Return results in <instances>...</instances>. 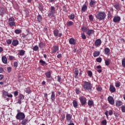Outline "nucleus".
Returning a JSON list of instances; mask_svg holds the SVG:
<instances>
[{"label": "nucleus", "mask_w": 125, "mask_h": 125, "mask_svg": "<svg viewBox=\"0 0 125 125\" xmlns=\"http://www.w3.org/2000/svg\"><path fill=\"white\" fill-rule=\"evenodd\" d=\"M95 17L98 20H104L106 17V13L104 12H98L96 13Z\"/></svg>", "instance_id": "nucleus-1"}, {"label": "nucleus", "mask_w": 125, "mask_h": 125, "mask_svg": "<svg viewBox=\"0 0 125 125\" xmlns=\"http://www.w3.org/2000/svg\"><path fill=\"white\" fill-rule=\"evenodd\" d=\"M83 89H84L86 91H88V92H90L91 90L92 89V86H91V83L89 82H85L84 83L83 85Z\"/></svg>", "instance_id": "nucleus-2"}, {"label": "nucleus", "mask_w": 125, "mask_h": 125, "mask_svg": "<svg viewBox=\"0 0 125 125\" xmlns=\"http://www.w3.org/2000/svg\"><path fill=\"white\" fill-rule=\"evenodd\" d=\"M16 118L17 120L22 121V120H24V119H25V114L23 112H19L17 114Z\"/></svg>", "instance_id": "nucleus-3"}, {"label": "nucleus", "mask_w": 125, "mask_h": 125, "mask_svg": "<svg viewBox=\"0 0 125 125\" xmlns=\"http://www.w3.org/2000/svg\"><path fill=\"white\" fill-rule=\"evenodd\" d=\"M55 14V7L51 6L50 7V12L48 13L49 17H52Z\"/></svg>", "instance_id": "nucleus-4"}, {"label": "nucleus", "mask_w": 125, "mask_h": 125, "mask_svg": "<svg viewBox=\"0 0 125 125\" xmlns=\"http://www.w3.org/2000/svg\"><path fill=\"white\" fill-rule=\"evenodd\" d=\"M8 23L9 26L11 27H13V26H15V19L14 18H10L8 19Z\"/></svg>", "instance_id": "nucleus-5"}, {"label": "nucleus", "mask_w": 125, "mask_h": 125, "mask_svg": "<svg viewBox=\"0 0 125 125\" xmlns=\"http://www.w3.org/2000/svg\"><path fill=\"white\" fill-rule=\"evenodd\" d=\"M2 96L3 97H4V98H6V97L12 98L13 96L12 95V94H8V92L7 91L3 90Z\"/></svg>", "instance_id": "nucleus-6"}, {"label": "nucleus", "mask_w": 125, "mask_h": 125, "mask_svg": "<svg viewBox=\"0 0 125 125\" xmlns=\"http://www.w3.org/2000/svg\"><path fill=\"white\" fill-rule=\"evenodd\" d=\"M53 34L55 37H59L60 38L62 37V33H59V30L58 29H55L53 31Z\"/></svg>", "instance_id": "nucleus-7"}, {"label": "nucleus", "mask_w": 125, "mask_h": 125, "mask_svg": "<svg viewBox=\"0 0 125 125\" xmlns=\"http://www.w3.org/2000/svg\"><path fill=\"white\" fill-rule=\"evenodd\" d=\"M79 99L82 105H84L86 103V98L85 97L81 96L79 98Z\"/></svg>", "instance_id": "nucleus-8"}, {"label": "nucleus", "mask_w": 125, "mask_h": 125, "mask_svg": "<svg viewBox=\"0 0 125 125\" xmlns=\"http://www.w3.org/2000/svg\"><path fill=\"white\" fill-rule=\"evenodd\" d=\"M107 101L109 102V103L111 104V105H114V104H115V100H114V98H113V97L112 96H109L107 98Z\"/></svg>", "instance_id": "nucleus-9"}, {"label": "nucleus", "mask_w": 125, "mask_h": 125, "mask_svg": "<svg viewBox=\"0 0 125 125\" xmlns=\"http://www.w3.org/2000/svg\"><path fill=\"white\" fill-rule=\"evenodd\" d=\"M59 50V47L58 46H54L52 48V53H56Z\"/></svg>", "instance_id": "nucleus-10"}, {"label": "nucleus", "mask_w": 125, "mask_h": 125, "mask_svg": "<svg viewBox=\"0 0 125 125\" xmlns=\"http://www.w3.org/2000/svg\"><path fill=\"white\" fill-rule=\"evenodd\" d=\"M86 35L87 36H89V37H90L91 35H93L94 34V31L92 29H88L87 30V32L86 33Z\"/></svg>", "instance_id": "nucleus-11"}, {"label": "nucleus", "mask_w": 125, "mask_h": 125, "mask_svg": "<svg viewBox=\"0 0 125 125\" xmlns=\"http://www.w3.org/2000/svg\"><path fill=\"white\" fill-rule=\"evenodd\" d=\"M121 21V17L119 16H115L113 18V22L114 23H118Z\"/></svg>", "instance_id": "nucleus-12"}, {"label": "nucleus", "mask_w": 125, "mask_h": 125, "mask_svg": "<svg viewBox=\"0 0 125 125\" xmlns=\"http://www.w3.org/2000/svg\"><path fill=\"white\" fill-rule=\"evenodd\" d=\"M6 12L5 9L4 8H0V16H2Z\"/></svg>", "instance_id": "nucleus-13"}, {"label": "nucleus", "mask_w": 125, "mask_h": 125, "mask_svg": "<svg viewBox=\"0 0 125 125\" xmlns=\"http://www.w3.org/2000/svg\"><path fill=\"white\" fill-rule=\"evenodd\" d=\"M95 45L96 46H99L101 45V40L97 39L95 42Z\"/></svg>", "instance_id": "nucleus-14"}, {"label": "nucleus", "mask_w": 125, "mask_h": 125, "mask_svg": "<svg viewBox=\"0 0 125 125\" xmlns=\"http://www.w3.org/2000/svg\"><path fill=\"white\" fill-rule=\"evenodd\" d=\"M51 99L53 102L55 101V93L54 91L51 92Z\"/></svg>", "instance_id": "nucleus-15"}, {"label": "nucleus", "mask_w": 125, "mask_h": 125, "mask_svg": "<svg viewBox=\"0 0 125 125\" xmlns=\"http://www.w3.org/2000/svg\"><path fill=\"white\" fill-rule=\"evenodd\" d=\"M111 52V50L109 48H104V54L106 55H110V52Z\"/></svg>", "instance_id": "nucleus-16"}, {"label": "nucleus", "mask_w": 125, "mask_h": 125, "mask_svg": "<svg viewBox=\"0 0 125 125\" xmlns=\"http://www.w3.org/2000/svg\"><path fill=\"white\" fill-rule=\"evenodd\" d=\"M74 73L75 75V79H78V76H79V70L78 68H75L74 69Z\"/></svg>", "instance_id": "nucleus-17"}, {"label": "nucleus", "mask_w": 125, "mask_h": 125, "mask_svg": "<svg viewBox=\"0 0 125 125\" xmlns=\"http://www.w3.org/2000/svg\"><path fill=\"white\" fill-rule=\"evenodd\" d=\"M86 10H87V6L85 4H83L82 7L81 11L84 12V11Z\"/></svg>", "instance_id": "nucleus-18"}, {"label": "nucleus", "mask_w": 125, "mask_h": 125, "mask_svg": "<svg viewBox=\"0 0 125 125\" xmlns=\"http://www.w3.org/2000/svg\"><path fill=\"white\" fill-rule=\"evenodd\" d=\"M109 90L111 92H115L116 91V88L113 85H110L109 87Z\"/></svg>", "instance_id": "nucleus-19"}, {"label": "nucleus", "mask_w": 125, "mask_h": 125, "mask_svg": "<svg viewBox=\"0 0 125 125\" xmlns=\"http://www.w3.org/2000/svg\"><path fill=\"white\" fill-rule=\"evenodd\" d=\"M69 42L70 44H75L76 43V40L74 38H71L69 40Z\"/></svg>", "instance_id": "nucleus-20"}, {"label": "nucleus", "mask_w": 125, "mask_h": 125, "mask_svg": "<svg viewBox=\"0 0 125 125\" xmlns=\"http://www.w3.org/2000/svg\"><path fill=\"white\" fill-rule=\"evenodd\" d=\"M114 7L115 9H117V10H119V9H121V4L119 3H116L114 5Z\"/></svg>", "instance_id": "nucleus-21"}, {"label": "nucleus", "mask_w": 125, "mask_h": 125, "mask_svg": "<svg viewBox=\"0 0 125 125\" xmlns=\"http://www.w3.org/2000/svg\"><path fill=\"white\" fill-rule=\"evenodd\" d=\"M12 43L14 46H16L17 45H18V44L19 43V42L18 41V40H14L13 41Z\"/></svg>", "instance_id": "nucleus-22"}, {"label": "nucleus", "mask_w": 125, "mask_h": 125, "mask_svg": "<svg viewBox=\"0 0 125 125\" xmlns=\"http://www.w3.org/2000/svg\"><path fill=\"white\" fill-rule=\"evenodd\" d=\"M2 61L4 64H7V59L6 57L3 56L2 57Z\"/></svg>", "instance_id": "nucleus-23"}, {"label": "nucleus", "mask_w": 125, "mask_h": 125, "mask_svg": "<svg viewBox=\"0 0 125 125\" xmlns=\"http://www.w3.org/2000/svg\"><path fill=\"white\" fill-rule=\"evenodd\" d=\"M37 21L38 22H42V17L41 15H39L37 18Z\"/></svg>", "instance_id": "nucleus-24"}, {"label": "nucleus", "mask_w": 125, "mask_h": 125, "mask_svg": "<svg viewBox=\"0 0 125 125\" xmlns=\"http://www.w3.org/2000/svg\"><path fill=\"white\" fill-rule=\"evenodd\" d=\"M100 55V51H95L93 53L94 57H97Z\"/></svg>", "instance_id": "nucleus-25"}, {"label": "nucleus", "mask_w": 125, "mask_h": 125, "mask_svg": "<svg viewBox=\"0 0 125 125\" xmlns=\"http://www.w3.org/2000/svg\"><path fill=\"white\" fill-rule=\"evenodd\" d=\"M66 118L67 121L69 122L71 121V119H72V115L71 114H66Z\"/></svg>", "instance_id": "nucleus-26"}, {"label": "nucleus", "mask_w": 125, "mask_h": 125, "mask_svg": "<svg viewBox=\"0 0 125 125\" xmlns=\"http://www.w3.org/2000/svg\"><path fill=\"white\" fill-rule=\"evenodd\" d=\"M90 6H91V7H94L95 6V1L94 0H91L89 3Z\"/></svg>", "instance_id": "nucleus-27"}, {"label": "nucleus", "mask_w": 125, "mask_h": 125, "mask_svg": "<svg viewBox=\"0 0 125 125\" xmlns=\"http://www.w3.org/2000/svg\"><path fill=\"white\" fill-rule=\"evenodd\" d=\"M116 105L117 107H120V106L123 105V103L121 101H118L116 102Z\"/></svg>", "instance_id": "nucleus-28"}, {"label": "nucleus", "mask_w": 125, "mask_h": 125, "mask_svg": "<svg viewBox=\"0 0 125 125\" xmlns=\"http://www.w3.org/2000/svg\"><path fill=\"white\" fill-rule=\"evenodd\" d=\"M40 63H41V65L44 67L46 66V62H45L43 61L42 60H41L40 61Z\"/></svg>", "instance_id": "nucleus-29"}, {"label": "nucleus", "mask_w": 125, "mask_h": 125, "mask_svg": "<svg viewBox=\"0 0 125 125\" xmlns=\"http://www.w3.org/2000/svg\"><path fill=\"white\" fill-rule=\"evenodd\" d=\"M45 76L46 78L48 79H49V78L51 77V73H50V71H48L47 73H45Z\"/></svg>", "instance_id": "nucleus-30"}, {"label": "nucleus", "mask_w": 125, "mask_h": 125, "mask_svg": "<svg viewBox=\"0 0 125 125\" xmlns=\"http://www.w3.org/2000/svg\"><path fill=\"white\" fill-rule=\"evenodd\" d=\"M25 91L28 94H30V93H31V88H30V87L26 88Z\"/></svg>", "instance_id": "nucleus-31"}, {"label": "nucleus", "mask_w": 125, "mask_h": 125, "mask_svg": "<svg viewBox=\"0 0 125 125\" xmlns=\"http://www.w3.org/2000/svg\"><path fill=\"white\" fill-rule=\"evenodd\" d=\"M15 34H17V35H18L19 34H21L22 33V30L21 29H16L15 30Z\"/></svg>", "instance_id": "nucleus-32"}, {"label": "nucleus", "mask_w": 125, "mask_h": 125, "mask_svg": "<svg viewBox=\"0 0 125 125\" xmlns=\"http://www.w3.org/2000/svg\"><path fill=\"white\" fill-rule=\"evenodd\" d=\"M93 104H94V103H93V101L89 100L88 101V106H93Z\"/></svg>", "instance_id": "nucleus-33"}, {"label": "nucleus", "mask_w": 125, "mask_h": 125, "mask_svg": "<svg viewBox=\"0 0 125 125\" xmlns=\"http://www.w3.org/2000/svg\"><path fill=\"white\" fill-rule=\"evenodd\" d=\"M19 55L21 56H23V55H25V51H24L23 50H20L19 52Z\"/></svg>", "instance_id": "nucleus-34"}, {"label": "nucleus", "mask_w": 125, "mask_h": 125, "mask_svg": "<svg viewBox=\"0 0 125 125\" xmlns=\"http://www.w3.org/2000/svg\"><path fill=\"white\" fill-rule=\"evenodd\" d=\"M73 105L74 107V108H78V103H77V101H73Z\"/></svg>", "instance_id": "nucleus-35"}, {"label": "nucleus", "mask_w": 125, "mask_h": 125, "mask_svg": "<svg viewBox=\"0 0 125 125\" xmlns=\"http://www.w3.org/2000/svg\"><path fill=\"white\" fill-rule=\"evenodd\" d=\"M69 18L70 20H73V19H75V14H72L69 16Z\"/></svg>", "instance_id": "nucleus-36"}, {"label": "nucleus", "mask_w": 125, "mask_h": 125, "mask_svg": "<svg viewBox=\"0 0 125 125\" xmlns=\"http://www.w3.org/2000/svg\"><path fill=\"white\" fill-rule=\"evenodd\" d=\"M81 29L82 30L83 32H85L86 33H87V30H88V29H87L86 27L84 26L82 27L81 28Z\"/></svg>", "instance_id": "nucleus-37"}, {"label": "nucleus", "mask_w": 125, "mask_h": 125, "mask_svg": "<svg viewBox=\"0 0 125 125\" xmlns=\"http://www.w3.org/2000/svg\"><path fill=\"white\" fill-rule=\"evenodd\" d=\"M66 25L69 27L70 26L74 25V22L73 21H68L67 22Z\"/></svg>", "instance_id": "nucleus-38"}, {"label": "nucleus", "mask_w": 125, "mask_h": 125, "mask_svg": "<svg viewBox=\"0 0 125 125\" xmlns=\"http://www.w3.org/2000/svg\"><path fill=\"white\" fill-rule=\"evenodd\" d=\"M115 86L116 87H120L121 86V83L120 82H117L115 83Z\"/></svg>", "instance_id": "nucleus-39"}, {"label": "nucleus", "mask_w": 125, "mask_h": 125, "mask_svg": "<svg viewBox=\"0 0 125 125\" xmlns=\"http://www.w3.org/2000/svg\"><path fill=\"white\" fill-rule=\"evenodd\" d=\"M21 124L22 125H27V120H22Z\"/></svg>", "instance_id": "nucleus-40"}, {"label": "nucleus", "mask_w": 125, "mask_h": 125, "mask_svg": "<svg viewBox=\"0 0 125 125\" xmlns=\"http://www.w3.org/2000/svg\"><path fill=\"white\" fill-rule=\"evenodd\" d=\"M122 66L124 68H125V58L123 59L122 61Z\"/></svg>", "instance_id": "nucleus-41"}, {"label": "nucleus", "mask_w": 125, "mask_h": 125, "mask_svg": "<svg viewBox=\"0 0 125 125\" xmlns=\"http://www.w3.org/2000/svg\"><path fill=\"white\" fill-rule=\"evenodd\" d=\"M87 74H88V76H89V77H90V78L92 77V72H91V71H89V70L88 71Z\"/></svg>", "instance_id": "nucleus-42"}, {"label": "nucleus", "mask_w": 125, "mask_h": 125, "mask_svg": "<svg viewBox=\"0 0 125 125\" xmlns=\"http://www.w3.org/2000/svg\"><path fill=\"white\" fill-rule=\"evenodd\" d=\"M18 99L20 100H21V101L23 100H24V96H23L22 95H20Z\"/></svg>", "instance_id": "nucleus-43"}, {"label": "nucleus", "mask_w": 125, "mask_h": 125, "mask_svg": "<svg viewBox=\"0 0 125 125\" xmlns=\"http://www.w3.org/2000/svg\"><path fill=\"white\" fill-rule=\"evenodd\" d=\"M96 90L98 91H101V90H102V88H101V87L100 86H98L96 87Z\"/></svg>", "instance_id": "nucleus-44"}, {"label": "nucleus", "mask_w": 125, "mask_h": 125, "mask_svg": "<svg viewBox=\"0 0 125 125\" xmlns=\"http://www.w3.org/2000/svg\"><path fill=\"white\" fill-rule=\"evenodd\" d=\"M33 50H34V51H38V50L39 49V47L36 45L33 47Z\"/></svg>", "instance_id": "nucleus-45"}, {"label": "nucleus", "mask_w": 125, "mask_h": 125, "mask_svg": "<svg viewBox=\"0 0 125 125\" xmlns=\"http://www.w3.org/2000/svg\"><path fill=\"white\" fill-rule=\"evenodd\" d=\"M6 42L7 44H11V42H12V41L10 39L6 40Z\"/></svg>", "instance_id": "nucleus-46"}, {"label": "nucleus", "mask_w": 125, "mask_h": 125, "mask_svg": "<svg viewBox=\"0 0 125 125\" xmlns=\"http://www.w3.org/2000/svg\"><path fill=\"white\" fill-rule=\"evenodd\" d=\"M97 62L99 63H101V61H102V59L101 58H98L96 59Z\"/></svg>", "instance_id": "nucleus-47"}, {"label": "nucleus", "mask_w": 125, "mask_h": 125, "mask_svg": "<svg viewBox=\"0 0 125 125\" xmlns=\"http://www.w3.org/2000/svg\"><path fill=\"white\" fill-rule=\"evenodd\" d=\"M122 111L123 113H125V105H122L121 106Z\"/></svg>", "instance_id": "nucleus-48"}, {"label": "nucleus", "mask_w": 125, "mask_h": 125, "mask_svg": "<svg viewBox=\"0 0 125 125\" xmlns=\"http://www.w3.org/2000/svg\"><path fill=\"white\" fill-rule=\"evenodd\" d=\"M81 35H82V38L83 40H85V39H86V36H85V35H84V33H82Z\"/></svg>", "instance_id": "nucleus-49"}, {"label": "nucleus", "mask_w": 125, "mask_h": 125, "mask_svg": "<svg viewBox=\"0 0 125 125\" xmlns=\"http://www.w3.org/2000/svg\"><path fill=\"white\" fill-rule=\"evenodd\" d=\"M102 125H107V121L106 120H103L102 121Z\"/></svg>", "instance_id": "nucleus-50"}, {"label": "nucleus", "mask_w": 125, "mask_h": 125, "mask_svg": "<svg viewBox=\"0 0 125 125\" xmlns=\"http://www.w3.org/2000/svg\"><path fill=\"white\" fill-rule=\"evenodd\" d=\"M89 19L90 21H93V16L92 15H91L89 16Z\"/></svg>", "instance_id": "nucleus-51"}, {"label": "nucleus", "mask_w": 125, "mask_h": 125, "mask_svg": "<svg viewBox=\"0 0 125 125\" xmlns=\"http://www.w3.org/2000/svg\"><path fill=\"white\" fill-rule=\"evenodd\" d=\"M105 65H106V66H108V65H109V64H110V61H109V60H106L105 61Z\"/></svg>", "instance_id": "nucleus-52"}, {"label": "nucleus", "mask_w": 125, "mask_h": 125, "mask_svg": "<svg viewBox=\"0 0 125 125\" xmlns=\"http://www.w3.org/2000/svg\"><path fill=\"white\" fill-rule=\"evenodd\" d=\"M14 96L16 97L18 95V91H15L14 92Z\"/></svg>", "instance_id": "nucleus-53"}, {"label": "nucleus", "mask_w": 125, "mask_h": 125, "mask_svg": "<svg viewBox=\"0 0 125 125\" xmlns=\"http://www.w3.org/2000/svg\"><path fill=\"white\" fill-rule=\"evenodd\" d=\"M108 113H109V115L111 116V115H113V111L112 110H110L108 111Z\"/></svg>", "instance_id": "nucleus-54"}, {"label": "nucleus", "mask_w": 125, "mask_h": 125, "mask_svg": "<svg viewBox=\"0 0 125 125\" xmlns=\"http://www.w3.org/2000/svg\"><path fill=\"white\" fill-rule=\"evenodd\" d=\"M14 66L15 68H16V67L18 66V63H17V62H15L14 63Z\"/></svg>", "instance_id": "nucleus-55"}, {"label": "nucleus", "mask_w": 125, "mask_h": 125, "mask_svg": "<svg viewBox=\"0 0 125 125\" xmlns=\"http://www.w3.org/2000/svg\"><path fill=\"white\" fill-rule=\"evenodd\" d=\"M61 81V77L60 76H58V82L59 83H60V81Z\"/></svg>", "instance_id": "nucleus-56"}, {"label": "nucleus", "mask_w": 125, "mask_h": 125, "mask_svg": "<svg viewBox=\"0 0 125 125\" xmlns=\"http://www.w3.org/2000/svg\"><path fill=\"white\" fill-rule=\"evenodd\" d=\"M7 71L8 73H10L11 72V67H8Z\"/></svg>", "instance_id": "nucleus-57"}, {"label": "nucleus", "mask_w": 125, "mask_h": 125, "mask_svg": "<svg viewBox=\"0 0 125 125\" xmlns=\"http://www.w3.org/2000/svg\"><path fill=\"white\" fill-rule=\"evenodd\" d=\"M18 103L19 104H22V100H19V99H18Z\"/></svg>", "instance_id": "nucleus-58"}, {"label": "nucleus", "mask_w": 125, "mask_h": 125, "mask_svg": "<svg viewBox=\"0 0 125 125\" xmlns=\"http://www.w3.org/2000/svg\"><path fill=\"white\" fill-rule=\"evenodd\" d=\"M44 97H45L46 99H47V100L48 101V99H47V94L44 93Z\"/></svg>", "instance_id": "nucleus-59"}, {"label": "nucleus", "mask_w": 125, "mask_h": 125, "mask_svg": "<svg viewBox=\"0 0 125 125\" xmlns=\"http://www.w3.org/2000/svg\"><path fill=\"white\" fill-rule=\"evenodd\" d=\"M80 90L76 89V93H77V94H80Z\"/></svg>", "instance_id": "nucleus-60"}, {"label": "nucleus", "mask_w": 125, "mask_h": 125, "mask_svg": "<svg viewBox=\"0 0 125 125\" xmlns=\"http://www.w3.org/2000/svg\"><path fill=\"white\" fill-rule=\"evenodd\" d=\"M9 58L10 60H13V57L11 56H9Z\"/></svg>", "instance_id": "nucleus-61"}, {"label": "nucleus", "mask_w": 125, "mask_h": 125, "mask_svg": "<svg viewBox=\"0 0 125 125\" xmlns=\"http://www.w3.org/2000/svg\"><path fill=\"white\" fill-rule=\"evenodd\" d=\"M3 72V68L0 67V73H2Z\"/></svg>", "instance_id": "nucleus-62"}, {"label": "nucleus", "mask_w": 125, "mask_h": 125, "mask_svg": "<svg viewBox=\"0 0 125 125\" xmlns=\"http://www.w3.org/2000/svg\"><path fill=\"white\" fill-rule=\"evenodd\" d=\"M104 114L106 116L107 118H108V111H105Z\"/></svg>", "instance_id": "nucleus-63"}, {"label": "nucleus", "mask_w": 125, "mask_h": 125, "mask_svg": "<svg viewBox=\"0 0 125 125\" xmlns=\"http://www.w3.org/2000/svg\"><path fill=\"white\" fill-rule=\"evenodd\" d=\"M3 79V75H0V80H2Z\"/></svg>", "instance_id": "nucleus-64"}]
</instances>
